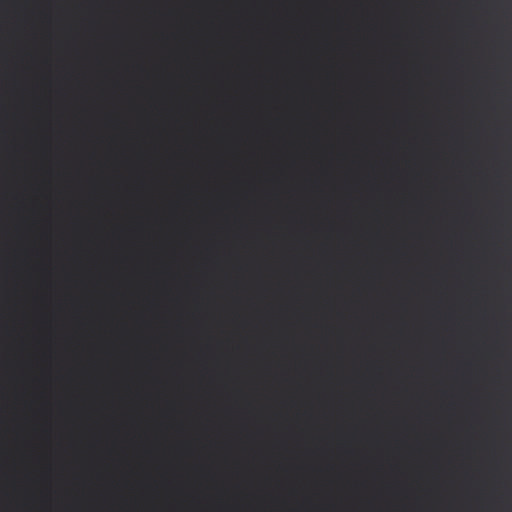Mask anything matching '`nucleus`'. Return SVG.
I'll return each mask as SVG.
<instances>
[{
  "instance_id": "f257e3e1",
  "label": "nucleus",
  "mask_w": 512,
  "mask_h": 512,
  "mask_svg": "<svg viewBox=\"0 0 512 512\" xmlns=\"http://www.w3.org/2000/svg\"><path fill=\"white\" fill-rule=\"evenodd\" d=\"M313 140H320V0H313Z\"/></svg>"
}]
</instances>
